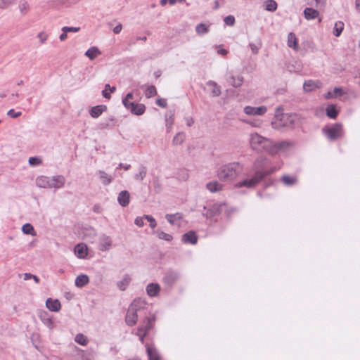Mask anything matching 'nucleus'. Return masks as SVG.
I'll list each match as a JSON object with an SVG mask.
<instances>
[{
  "instance_id": "nucleus-37",
  "label": "nucleus",
  "mask_w": 360,
  "mask_h": 360,
  "mask_svg": "<svg viewBox=\"0 0 360 360\" xmlns=\"http://www.w3.org/2000/svg\"><path fill=\"white\" fill-rule=\"evenodd\" d=\"M206 84L208 86H212L213 87V89L212 91V96L217 97V96H220V94H221V88L217 84V82H215L214 81H212V80H209L208 82H207Z\"/></svg>"
},
{
  "instance_id": "nucleus-26",
  "label": "nucleus",
  "mask_w": 360,
  "mask_h": 360,
  "mask_svg": "<svg viewBox=\"0 0 360 360\" xmlns=\"http://www.w3.org/2000/svg\"><path fill=\"white\" fill-rule=\"evenodd\" d=\"M39 318L42 323L49 328L51 329L53 328V323L52 318L48 312L45 311H41L39 314Z\"/></svg>"
},
{
  "instance_id": "nucleus-15",
  "label": "nucleus",
  "mask_w": 360,
  "mask_h": 360,
  "mask_svg": "<svg viewBox=\"0 0 360 360\" xmlns=\"http://www.w3.org/2000/svg\"><path fill=\"white\" fill-rule=\"evenodd\" d=\"M65 179L63 175L53 176L50 178L51 188H60L63 187Z\"/></svg>"
},
{
  "instance_id": "nucleus-53",
  "label": "nucleus",
  "mask_w": 360,
  "mask_h": 360,
  "mask_svg": "<svg viewBox=\"0 0 360 360\" xmlns=\"http://www.w3.org/2000/svg\"><path fill=\"white\" fill-rule=\"evenodd\" d=\"M224 23L228 26H233L236 22L235 17L233 15H229L224 18Z\"/></svg>"
},
{
  "instance_id": "nucleus-62",
  "label": "nucleus",
  "mask_w": 360,
  "mask_h": 360,
  "mask_svg": "<svg viewBox=\"0 0 360 360\" xmlns=\"http://www.w3.org/2000/svg\"><path fill=\"white\" fill-rule=\"evenodd\" d=\"M37 37L39 39V41H41V43H44L46 41V40L47 39V35L43 32H39L37 34Z\"/></svg>"
},
{
  "instance_id": "nucleus-54",
  "label": "nucleus",
  "mask_w": 360,
  "mask_h": 360,
  "mask_svg": "<svg viewBox=\"0 0 360 360\" xmlns=\"http://www.w3.org/2000/svg\"><path fill=\"white\" fill-rule=\"evenodd\" d=\"M16 0H0V9H6L10 5L13 4Z\"/></svg>"
},
{
  "instance_id": "nucleus-12",
  "label": "nucleus",
  "mask_w": 360,
  "mask_h": 360,
  "mask_svg": "<svg viewBox=\"0 0 360 360\" xmlns=\"http://www.w3.org/2000/svg\"><path fill=\"white\" fill-rule=\"evenodd\" d=\"M198 235L194 231H189L181 236V242L185 244L195 245L198 243Z\"/></svg>"
},
{
  "instance_id": "nucleus-20",
  "label": "nucleus",
  "mask_w": 360,
  "mask_h": 360,
  "mask_svg": "<svg viewBox=\"0 0 360 360\" xmlns=\"http://www.w3.org/2000/svg\"><path fill=\"white\" fill-rule=\"evenodd\" d=\"M321 86V82L319 80L314 81V80H307L305 81L303 84V89L304 91L310 92L313 90L320 88Z\"/></svg>"
},
{
  "instance_id": "nucleus-50",
  "label": "nucleus",
  "mask_w": 360,
  "mask_h": 360,
  "mask_svg": "<svg viewBox=\"0 0 360 360\" xmlns=\"http://www.w3.org/2000/svg\"><path fill=\"white\" fill-rule=\"evenodd\" d=\"M134 98V94L132 92H129L127 94L126 96L122 98V104L124 107H127L129 103H131L132 101L129 100H132Z\"/></svg>"
},
{
  "instance_id": "nucleus-16",
  "label": "nucleus",
  "mask_w": 360,
  "mask_h": 360,
  "mask_svg": "<svg viewBox=\"0 0 360 360\" xmlns=\"http://www.w3.org/2000/svg\"><path fill=\"white\" fill-rule=\"evenodd\" d=\"M160 289V285L158 283H150L146 288L147 295L150 297L158 296Z\"/></svg>"
},
{
  "instance_id": "nucleus-59",
  "label": "nucleus",
  "mask_w": 360,
  "mask_h": 360,
  "mask_svg": "<svg viewBox=\"0 0 360 360\" xmlns=\"http://www.w3.org/2000/svg\"><path fill=\"white\" fill-rule=\"evenodd\" d=\"M144 216L137 217L134 220V224L139 227H142L144 225Z\"/></svg>"
},
{
  "instance_id": "nucleus-27",
  "label": "nucleus",
  "mask_w": 360,
  "mask_h": 360,
  "mask_svg": "<svg viewBox=\"0 0 360 360\" xmlns=\"http://www.w3.org/2000/svg\"><path fill=\"white\" fill-rule=\"evenodd\" d=\"M146 347L148 360H161L160 356L155 348L150 346L148 344L146 345Z\"/></svg>"
},
{
  "instance_id": "nucleus-44",
  "label": "nucleus",
  "mask_w": 360,
  "mask_h": 360,
  "mask_svg": "<svg viewBox=\"0 0 360 360\" xmlns=\"http://www.w3.org/2000/svg\"><path fill=\"white\" fill-rule=\"evenodd\" d=\"M157 236L158 238L165 240L166 241H171L173 239V237L171 234L167 233L162 231L157 230L156 231Z\"/></svg>"
},
{
  "instance_id": "nucleus-5",
  "label": "nucleus",
  "mask_w": 360,
  "mask_h": 360,
  "mask_svg": "<svg viewBox=\"0 0 360 360\" xmlns=\"http://www.w3.org/2000/svg\"><path fill=\"white\" fill-rule=\"evenodd\" d=\"M322 133L330 141H335L344 135L342 124L341 123H335L331 125H327L323 127Z\"/></svg>"
},
{
  "instance_id": "nucleus-1",
  "label": "nucleus",
  "mask_w": 360,
  "mask_h": 360,
  "mask_svg": "<svg viewBox=\"0 0 360 360\" xmlns=\"http://www.w3.org/2000/svg\"><path fill=\"white\" fill-rule=\"evenodd\" d=\"M281 169L280 165H274L271 160L264 156L257 157L252 163L251 170L253 174L263 183V188L274 186L276 179L271 174Z\"/></svg>"
},
{
  "instance_id": "nucleus-45",
  "label": "nucleus",
  "mask_w": 360,
  "mask_h": 360,
  "mask_svg": "<svg viewBox=\"0 0 360 360\" xmlns=\"http://www.w3.org/2000/svg\"><path fill=\"white\" fill-rule=\"evenodd\" d=\"M75 341L77 344L82 346H84L88 343V339L86 336H85L82 333H78L75 338Z\"/></svg>"
},
{
  "instance_id": "nucleus-2",
  "label": "nucleus",
  "mask_w": 360,
  "mask_h": 360,
  "mask_svg": "<svg viewBox=\"0 0 360 360\" xmlns=\"http://www.w3.org/2000/svg\"><path fill=\"white\" fill-rule=\"evenodd\" d=\"M146 305V302L141 298L134 300L129 305L125 316V323L128 326H135L138 317L141 316L142 314L146 315L148 311Z\"/></svg>"
},
{
  "instance_id": "nucleus-24",
  "label": "nucleus",
  "mask_w": 360,
  "mask_h": 360,
  "mask_svg": "<svg viewBox=\"0 0 360 360\" xmlns=\"http://www.w3.org/2000/svg\"><path fill=\"white\" fill-rule=\"evenodd\" d=\"M117 124V120L114 116H110L105 122L98 124V129H105L108 128H113Z\"/></svg>"
},
{
  "instance_id": "nucleus-3",
  "label": "nucleus",
  "mask_w": 360,
  "mask_h": 360,
  "mask_svg": "<svg viewBox=\"0 0 360 360\" xmlns=\"http://www.w3.org/2000/svg\"><path fill=\"white\" fill-rule=\"evenodd\" d=\"M241 169L239 162H230L219 167L217 170V176L221 181H230L240 173Z\"/></svg>"
},
{
  "instance_id": "nucleus-63",
  "label": "nucleus",
  "mask_w": 360,
  "mask_h": 360,
  "mask_svg": "<svg viewBox=\"0 0 360 360\" xmlns=\"http://www.w3.org/2000/svg\"><path fill=\"white\" fill-rule=\"evenodd\" d=\"M108 89H104L102 91V96L107 99H110L111 98L110 93L108 92Z\"/></svg>"
},
{
  "instance_id": "nucleus-57",
  "label": "nucleus",
  "mask_w": 360,
  "mask_h": 360,
  "mask_svg": "<svg viewBox=\"0 0 360 360\" xmlns=\"http://www.w3.org/2000/svg\"><path fill=\"white\" fill-rule=\"evenodd\" d=\"M80 27H68L65 26L62 28L63 32H77L79 31Z\"/></svg>"
},
{
  "instance_id": "nucleus-32",
  "label": "nucleus",
  "mask_w": 360,
  "mask_h": 360,
  "mask_svg": "<svg viewBox=\"0 0 360 360\" xmlns=\"http://www.w3.org/2000/svg\"><path fill=\"white\" fill-rule=\"evenodd\" d=\"M319 11L314 8L307 7L304 10V18L307 20H314L319 16Z\"/></svg>"
},
{
  "instance_id": "nucleus-22",
  "label": "nucleus",
  "mask_w": 360,
  "mask_h": 360,
  "mask_svg": "<svg viewBox=\"0 0 360 360\" xmlns=\"http://www.w3.org/2000/svg\"><path fill=\"white\" fill-rule=\"evenodd\" d=\"M96 174L98 176V178L104 186H108L113 181V177L109 174H108L105 171L103 170H98L96 172Z\"/></svg>"
},
{
  "instance_id": "nucleus-52",
  "label": "nucleus",
  "mask_w": 360,
  "mask_h": 360,
  "mask_svg": "<svg viewBox=\"0 0 360 360\" xmlns=\"http://www.w3.org/2000/svg\"><path fill=\"white\" fill-rule=\"evenodd\" d=\"M23 278L25 281L33 279L36 283H39L40 281V279L37 276L32 274L30 273H25L23 274Z\"/></svg>"
},
{
  "instance_id": "nucleus-29",
  "label": "nucleus",
  "mask_w": 360,
  "mask_h": 360,
  "mask_svg": "<svg viewBox=\"0 0 360 360\" xmlns=\"http://www.w3.org/2000/svg\"><path fill=\"white\" fill-rule=\"evenodd\" d=\"M285 186H292L297 183V178L295 176L283 175L280 179Z\"/></svg>"
},
{
  "instance_id": "nucleus-49",
  "label": "nucleus",
  "mask_w": 360,
  "mask_h": 360,
  "mask_svg": "<svg viewBox=\"0 0 360 360\" xmlns=\"http://www.w3.org/2000/svg\"><path fill=\"white\" fill-rule=\"evenodd\" d=\"M174 120V114L170 113L169 115L167 114L165 115L166 127L167 130H169L173 125Z\"/></svg>"
},
{
  "instance_id": "nucleus-42",
  "label": "nucleus",
  "mask_w": 360,
  "mask_h": 360,
  "mask_svg": "<svg viewBox=\"0 0 360 360\" xmlns=\"http://www.w3.org/2000/svg\"><path fill=\"white\" fill-rule=\"evenodd\" d=\"M345 25L342 21H338L335 23L333 34L335 37H340L344 30Z\"/></svg>"
},
{
  "instance_id": "nucleus-35",
  "label": "nucleus",
  "mask_w": 360,
  "mask_h": 360,
  "mask_svg": "<svg viewBox=\"0 0 360 360\" xmlns=\"http://www.w3.org/2000/svg\"><path fill=\"white\" fill-rule=\"evenodd\" d=\"M338 112L334 104H329L326 108V114L330 119H336Z\"/></svg>"
},
{
  "instance_id": "nucleus-14",
  "label": "nucleus",
  "mask_w": 360,
  "mask_h": 360,
  "mask_svg": "<svg viewBox=\"0 0 360 360\" xmlns=\"http://www.w3.org/2000/svg\"><path fill=\"white\" fill-rule=\"evenodd\" d=\"M179 275L178 272L174 271H168L163 278V281L167 285L172 286L179 279Z\"/></svg>"
},
{
  "instance_id": "nucleus-31",
  "label": "nucleus",
  "mask_w": 360,
  "mask_h": 360,
  "mask_svg": "<svg viewBox=\"0 0 360 360\" xmlns=\"http://www.w3.org/2000/svg\"><path fill=\"white\" fill-rule=\"evenodd\" d=\"M89 282V276L86 274L77 276L75 281V285L78 288H82Z\"/></svg>"
},
{
  "instance_id": "nucleus-23",
  "label": "nucleus",
  "mask_w": 360,
  "mask_h": 360,
  "mask_svg": "<svg viewBox=\"0 0 360 360\" xmlns=\"http://www.w3.org/2000/svg\"><path fill=\"white\" fill-rule=\"evenodd\" d=\"M211 23L200 22L195 26V32L199 36L207 34L210 32Z\"/></svg>"
},
{
  "instance_id": "nucleus-64",
  "label": "nucleus",
  "mask_w": 360,
  "mask_h": 360,
  "mask_svg": "<svg viewBox=\"0 0 360 360\" xmlns=\"http://www.w3.org/2000/svg\"><path fill=\"white\" fill-rule=\"evenodd\" d=\"M19 8L21 12H23L27 8V3L26 1H20L19 4Z\"/></svg>"
},
{
  "instance_id": "nucleus-36",
  "label": "nucleus",
  "mask_w": 360,
  "mask_h": 360,
  "mask_svg": "<svg viewBox=\"0 0 360 360\" xmlns=\"http://www.w3.org/2000/svg\"><path fill=\"white\" fill-rule=\"evenodd\" d=\"M131 282V277L128 274H125L123 278L117 282V287L122 291L126 290L127 286L129 285Z\"/></svg>"
},
{
  "instance_id": "nucleus-56",
  "label": "nucleus",
  "mask_w": 360,
  "mask_h": 360,
  "mask_svg": "<svg viewBox=\"0 0 360 360\" xmlns=\"http://www.w3.org/2000/svg\"><path fill=\"white\" fill-rule=\"evenodd\" d=\"M334 98L340 97L345 94V91L342 87H335L333 89Z\"/></svg>"
},
{
  "instance_id": "nucleus-8",
  "label": "nucleus",
  "mask_w": 360,
  "mask_h": 360,
  "mask_svg": "<svg viewBox=\"0 0 360 360\" xmlns=\"http://www.w3.org/2000/svg\"><path fill=\"white\" fill-rule=\"evenodd\" d=\"M264 137L259 135L258 134H252L250 136V143L251 148L254 150H257L258 152H262V147L265 141Z\"/></svg>"
},
{
  "instance_id": "nucleus-55",
  "label": "nucleus",
  "mask_w": 360,
  "mask_h": 360,
  "mask_svg": "<svg viewBox=\"0 0 360 360\" xmlns=\"http://www.w3.org/2000/svg\"><path fill=\"white\" fill-rule=\"evenodd\" d=\"M249 46L251 49V51L253 54H257L259 52V49L262 46V43L259 42L257 44L250 43Z\"/></svg>"
},
{
  "instance_id": "nucleus-13",
  "label": "nucleus",
  "mask_w": 360,
  "mask_h": 360,
  "mask_svg": "<svg viewBox=\"0 0 360 360\" xmlns=\"http://www.w3.org/2000/svg\"><path fill=\"white\" fill-rule=\"evenodd\" d=\"M266 111V107L263 105L259 107L245 106L244 108V112L248 115H263Z\"/></svg>"
},
{
  "instance_id": "nucleus-33",
  "label": "nucleus",
  "mask_w": 360,
  "mask_h": 360,
  "mask_svg": "<svg viewBox=\"0 0 360 360\" xmlns=\"http://www.w3.org/2000/svg\"><path fill=\"white\" fill-rule=\"evenodd\" d=\"M229 84L235 88L240 87L244 81V78L242 75H238L237 77L231 75L229 78Z\"/></svg>"
},
{
  "instance_id": "nucleus-28",
  "label": "nucleus",
  "mask_w": 360,
  "mask_h": 360,
  "mask_svg": "<svg viewBox=\"0 0 360 360\" xmlns=\"http://www.w3.org/2000/svg\"><path fill=\"white\" fill-rule=\"evenodd\" d=\"M36 185L38 187L44 188H51L50 177L45 176H40L36 179Z\"/></svg>"
},
{
  "instance_id": "nucleus-48",
  "label": "nucleus",
  "mask_w": 360,
  "mask_h": 360,
  "mask_svg": "<svg viewBox=\"0 0 360 360\" xmlns=\"http://www.w3.org/2000/svg\"><path fill=\"white\" fill-rule=\"evenodd\" d=\"M28 162L30 166L37 167L42 163V160L38 156H34L29 158Z\"/></svg>"
},
{
  "instance_id": "nucleus-58",
  "label": "nucleus",
  "mask_w": 360,
  "mask_h": 360,
  "mask_svg": "<svg viewBox=\"0 0 360 360\" xmlns=\"http://www.w3.org/2000/svg\"><path fill=\"white\" fill-rule=\"evenodd\" d=\"M21 115H22L21 112H20V111L16 112V111H15L14 109H11L7 112V115L11 118H17V117L21 116Z\"/></svg>"
},
{
  "instance_id": "nucleus-11",
  "label": "nucleus",
  "mask_w": 360,
  "mask_h": 360,
  "mask_svg": "<svg viewBox=\"0 0 360 360\" xmlns=\"http://www.w3.org/2000/svg\"><path fill=\"white\" fill-rule=\"evenodd\" d=\"M261 181L253 174L251 178L243 179L236 184L237 187L255 188Z\"/></svg>"
},
{
  "instance_id": "nucleus-10",
  "label": "nucleus",
  "mask_w": 360,
  "mask_h": 360,
  "mask_svg": "<svg viewBox=\"0 0 360 360\" xmlns=\"http://www.w3.org/2000/svg\"><path fill=\"white\" fill-rule=\"evenodd\" d=\"M125 108L129 110L131 114L139 116L145 112L146 105L143 103L131 102Z\"/></svg>"
},
{
  "instance_id": "nucleus-17",
  "label": "nucleus",
  "mask_w": 360,
  "mask_h": 360,
  "mask_svg": "<svg viewBox=\"0 0 360 360\" xmlns=\"http://www.w3.org/2000/svg\"><path fill=\"white\" fill-rule=\"evenodd\" d=\"M107 109V106L103 104L93 106L89 110V115L93 118H98L103 112H105Z\"/></svg>"
},
{
  "instance_id": "nucleus-47",
  "label": "nucleus",
  "mask_w": 360,
  "mask_h": 360,
  "mask_svg": "<svg viewBox=\"0 0 360 360\" xmlns=\"http://www.w3.org/2000/svg\"><path fill=\"white\" fill-rule=\"evenodd\" d=\"M185 135L182 132L177 133L173 138L172 142L174 145H180L184 141Z\"/></svg>"
},
{
  "instance_id": "nucleus-60",
  "label": "nucleus",
  "mask_w": 360,
  "mask_h": 360,
  "mask_svg": "<svg viewBox=\"0 0 360 360\" xmlns=\"http://www.w3.org/2000/svg\"><path fill=\"white\" fill-rule=\"evenodd\" d=\"M158 105L162 108H166L167 105V100L165 98H159L156 100Z\"/></svg>"
},
{
  "instance_id": "nucleus-7",
  "label": "nucleus",
  "mask_w": 360,
  "mask_h": 360,
  "mask_svg": "<svg viewBox=\"0 0 360 360\" xmlns=\"http://www.w3.org/2000/svg\"><path fill=\"white\" fill-rule=\"evenodd\" d=\"M156 321L155 314H152L150 316H146L142 323L138 327L136 335L139 337L141 335V333H146L153 328V324Z\"/></svg>"
},
{
  "instance_id": "nucleus-34",
  "label": "nucleus",
  "mask_w": 360,
  "mask_h": 360,
  "mask_svg": "<svg viewBox=\"0 0 360 360\" xmlns=\"http://www.w3.org/2000/svg\"><path fill=\"white\" fill-rule=\"evenodd\" d=\"M206 188L211 193H216L222 190L223 185L219 184L217 181H212L206 184Z\"/></svg>"
},
{
  "instance_id": "nucleus-21",
  "label": "nucleus",
  "mask_w": 360,
  "mask_h": 360,
  "mask_svg": "<svg viewBox=\"0 0 360 360\" xmlns=\"http://www.w3.org/2000/svg\"><path fill=\"white\" fill-rule=\"evenodd\" d=\"M75 253L78 258H85L88 254L87 246L84 243L76 245L75 247Z\"/></svg>"
},
{
  "instance_id": "nucleus-61",
  "label": "nucleus",
  "mask_w": 360,
  "mask_h": 360,
  "mask_svg": "<svg viewBox=\"0 0 360 360\" xmlns=\"http://www.w3.org/2000/svg\"><path fill=\"white\" fill-rule=\"evenodd\" d=\"M130 168H131V165H129V164L120 163L115 169L117 170L120 169H124V170L127 171Z\"/></svg>"
},
{
  "instance_id": "nucleus-19",
  "label": "nucleus",
  "mask_w": 360,
  "mask_h": 360,
  "mask_svg": "<svg viewBox=\"0 0 360 360\" xmlns=\"http://www.w3.org/2000/svg\"><path fill=\"white\" fill-rule=\"evenodd\" d=\"M46 307L51 311L58 312L61 308V304L58 299L48 298L46 301Z\"/></svg>"
},
{
  "instance_id": "nucleus-39",
  "label": "nucleus",
  "mask_w": 360,
  "mask_h": 360,
  "mask_svg": "<svg viewBox=\"0 0 360 360\" xmlns=\"http://www.w3.org/2000/svg\"><path fill=\"white\" fill-rule=\"evenodd\" d=\"M147 174V168L143 165H140L139 168V173L134 176L135 180L143 181Z\"/></svg>"
},
{
  "instance_id": "nucleus-25",
  "label": "nucleus",
  "mask_w": 360,
  "mask_h": 360,
  "mask_svg": "<svg viewBox=\"0 0 360 360\" xmlns=\"http://www.w3.org/2000/svg\"><path fill=\"white\" fill-rule=\"evenodd\" d=\"M100 250L102 251H106L109 250V248L112 245V240L110 236L106 235H102L100 238Z\"/></svg>"
},
{
  "instance_id": "nucleus-9",
  "label": "nucleus",
  "mask_w": 360,
  "mask_h": 360,
  "mask_svg": "<svg viewBox=\"0 0 360 360\" xmlns=\"http://www.w3.org/2000/svg\"><path fill=\"white\" fill-rule=\"evenodd\" d=\"M298 120V115L296 113H286L282 115L281 121L283 122V126L288 128H294L297 120Z\"/></svg>"
},
{
  "instance_id": "nucleus-38",
  "label": "nucleus",
  "mask_w": 360,
  "mask_h": 360,
  "mask_svg": "<svg viewBox=\"0 0 360 360\" xmlns=\"http://www.w3.org/2000/svg\"><path fill=\"white\" fill-rule=\"evenodd\" d=\"M264 9L269 12H274L278 8V4L274 0H266L264 2Z\"/></svg>"
},
{
  "instance_id": "nucleus-43",
  "label": "nucleus",
  "mask_w": 360,
  "mask_h": 360,
  "mask_svg": "<svg viewBox=\"0 0 360 360\" xmlns=\"http://www.w3.org/2000/svg\"><path fill=\"white\" fill-rule=\"evenodd\" d=\"M22 231L27 235H30L32 236L36 235V232L34 231L33 226L30 223H26L22 225Z\"/></svg>"
},
{
  "instance_id": "nucleus-41",
  "label": "nucleus",
  "mask_w": 360,
  "mask_h": 360,
  "mask_svg": "<svg viewBox=\"0 0 360 360\" xmlns=\"http://www.w3.org/2000/svg\"><path fill=\"white\" fill-rule=\"evenodd\" d=\"M182 214L180 213V212H176L174 214H165V219H167V221L171 224V225H174L175 222H174V220L175 219H182Z\"/></svg>"
},
{
  "instance_id": "nucleus-51",
  "label": "nucleus",
  "mask_w": 360,
  "mask_h": 360,
  "mask_svg": "<svg viewBox=\"0 0 360 360\" xmlns=\"http://www.w3.org/2000/svg\"><path fill=\"white\" fill-rule=\"evenodd\" d=\"M144 218L149 222V226L151 229H154L156 227L157 222L155 221V219L153 216L144 214Z\"/></svg>"
},
{
  "instance_id": "nucleus-4",
  "label": "nucleus",
  "mask_w": 360,
  "mask_h": 360,
  "mask_svg": "<svg viewBox=\"0 0 360 360\" xmlns=\"http://www.w3.org/2000/svg\"><path fill=\"white\" fill-rule=\"evenodd\" d=\"M291 146L292 143L286 141L274 142L269 139H265L262 147V151L264 150L269 154L275 155Z\"/></svg>"
},
{
  "instance_id": "nucleus-18",
  "label": "nucleus",
  "mask_w": 360,
  "mask_h": 360,
  "mask_svg": "<svg viewBox=\"0 0 360 360\" xmlns=\"http://www.w3.org/2000/svg\"><path fill=\"white\" fill-rule=\"evenodd\" d=\"M130 194L129 191L124 190L119 193L117 196L118 203L123 207H127L129 204Z\"/></svg>"
},
{
  "instance_id": "nucleus-46",
  "label": "nucleus",
  "mask_w": 360,
  "mask_h": 360,
  "mask_svg": "<svg viewBox=\"0 0 360 360\" xmlns=\"http://www.w3.org/2000/svg\"><path fill=\"white\" fill-rule=\"evenodd\" d=\"M157 95V89L155 86H148L145 91V96L146 98H151Z\"/></svg>"
},
{
  "instance_id": "nucleus-40",
  "label": "nucleus",
  "mask_w": 360,
  "mask_h": 360,
  "mask_svg": "<svg viewBox=\"0 0 360 360\" xmlns=\"http://www.w3.org/2000/svg\"><path fill=\"white\" fill-rule=\"evenodd\" d=\"M99 54H101V51L96 46H91L85 52V56L90 60L95 59Z\"/></svg>"
},
{
  "instance_id": "nucleus-6",
  "label": "nucleus",
  "mask_w": 360,
  "mask_h": 360,
  "mask_svg": "<svg viewBox=\"0 0 360 360\" xmlns=\"http://www.w3.org/2000/svg\"><path fill=\"white\" fill-rule=\"evenodd\" d=\"M203 210L205 212H202V214L207 219H212L222 212H227V205L224 202L209 203L204 206Z\"/></svg>"
},
{
  "instance_id": "nucleus-30",
  "label": "nucleus",
  "mask_w": 360,
  "mask_h": 360,
  "mask_svg": "<svg viewBox=\"0 0 360 360\" xmlns=\"http://www.w3.org/2000/svg\"><path fill=\"white\" fill-rule=\"evenodd\" d=\"M288 46L295 51L299 49L298 40L293 32L288 34Z\"/></svg>"
}]
</instances>
